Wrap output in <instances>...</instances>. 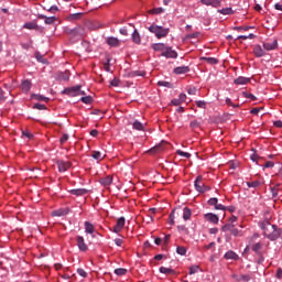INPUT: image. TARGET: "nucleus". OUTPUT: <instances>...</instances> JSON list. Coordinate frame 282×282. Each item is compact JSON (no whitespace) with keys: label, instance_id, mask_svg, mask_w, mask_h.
I'll list each match as a JSON object with an SVG mask.
<instances>
[{"label":"nucleus","instance_id":"obj_1","mask_svg":"<svg viewBox=\"0 0 282 282\" xmlns=\"http://www.w3.org/2000/svg\"><path fill=\"white\" fill-rule=\"evenodd\" d=\"M260 228L263 230L264 237L270 241H276L282 237V229L276 225H272L270 220L260 223Z\"/></svg>","mask_w":282,"mask_h":282},{"label":"nucleus","instance_id":"obj_2","mask_svg":"<svg viewBox=\"0 0 282 282\" xmlns=\"http://www.w3.org/2000/svg\"><path fill=\"white\" fill-rule=\"evenodd\" d=\"M149 32L152 34H155L156 39H165V36H169V29H164V26H160L156 24H152L148 28Z\"/></svg>","mask_w":282,"mask_h":282},{"label":"nucleus","instance_id":"obj_3","mask_svg":"<svg viewBox=\"0 0 282 282\" xmlns=\"http://www.w3.org/2000/svg\"><path fill=\"white\" fill-rule=\"evenodd\" d=\"M194 186L198 193H206V191H210V187L204 183V177L202 175L196 177Z\"/></svg>","mask_w":282,"mask_h":282},{"label":"nucleus","instance_id":"obj_4","mask_svg":"<svg viewBox=\"0 0 282 282\" xmlns=\"http://www.w3.org/2000/svg\"><path fill=\"white\" fill-rule=\"evenodd\" d=\"M64 93L67 96H85V91L80 90V85L73 86L69 88L64 89Z\"/></svg>","mask_w":282,"mask_h":282},{"label":"nucleus","instance_id":"obj_5","mask_svg":"<svg viewBox=\"0 0 282 282\" xmlns=\"http://www.w3.org/2000/svg\"><path fill=\"white\" fill-rule=\"evenodd\" d=\"M56 164L59 173H65L66 171H69V169H72V162L69 161L58 160L56 161Z\"/></svg>","mask_w":282,"mask_h":282},{"label":"nucleus","instance_id":"obj_6","mask_svg":"<svg viewBox=\"0 0 282 282\" xmlns=\"http://www.w3.org/2000/svg\"><path fill=\"white\" fill-rule=\"evenodd\" d=\"M161 56L165 58H177V51L173 50L171 46H165V50L161 53Z\"/></svg>","mask_w":282,"mask_h":282},{"label":"nucleus","instance_id":"obj_7","mask_svg":"<svg viewBox=\"0 0 282 282\" xmlns=\"http://www.w3.org/2000/svg\"><path fill=\"white\" fill-rule=\"evenodd\" d=\"M76 241L77 248H79L80 252H87V250H89V247L85 243V238H83V236H77Z\"/></svg>","mask_w":282,"mask_h":282},{"label":"nucleus","instance_id":"obj_8","mask_svg":"<svg viewBox=\"0 0 282 282\" xmlns=\"http://www.w3.org/2000/svg\"><path fill=\"white\" fill-rule=\"evenodd\" d=\"M278 46H279V42L276 40L263 43V48L267 50V52H272V50H274Z\"/></svg>","mask_w":282,"mask_h":282},{"label":"nucleus","instance_id":"obj_9","mask_svg":"<svg viewBox=\"0 0 282 282\" xmlns=\"http://www.w3.org/2000/svg\"><path fill=\"white\" fill-rule=\"evenodd\" d=\"M205 219H206V221H209L210 224H219V216H217L213 213L205 214Z\"/></svg>","mask_w":282,"mask_h":282},{"label":"nucleus","instance_id":"obj_10","mask_svg":"<svg viewBox=\"0 0 282 282\" xmlns=\"http://www.w3.org/2000/svg\"><path fill=\"white\" fill-rule=\"evenodd\" d=\"M106 43H108L110 47H120V40L115 36L107 37Z\"/></svg>","mask_w":282,"mask_h":282},{"label":"nucleus","instance_id":"obj_11","mask_svg":"<svg viewBox=\"0 0 282 282\" xmlns=\"http://www.w3.org/2000/svg\"><path fill=\"white\" fill-rule=\"evenodd\" d=\"M100 184L105 186V188H109L110 184H113V176L108 175L99 180Z\"/></svg>","mask_w":282,"mask_h":282},{"label":"nucleus","instance_id":"obj_12","mask_svg":"<svg viewBox=\"0 0 282 282\" xmlns=\"http://www.w3.org/2000/svg\"><path fill=\"white\" fill-rule=\"evenodd\" d=\"M203 6H212V8H219L221 6V1L219 0H200Z\"/></svg>","mask_w":282,"mask_h":282},{"label":"nucleus","instance_id":"obj_13","mask_svg":"<svg viewBox=\"0 0 282 282\" xmlns=\"http://www.w3.org/2000/svg\"><path fill=\"white\" fill-rule=\"evenodd\" d=\"M124 228V217H120L113 226V232H120Z\"/></svg>","mask_w":282,"mask_h":282},{"label":"nucleus","instance_id":"obj_14","mask_svg":"<svg viewBox=\"0 0 282 282\" xmlns=\"http://www.w3.org/2000/svg\"><path fill=\"white\" fill-rule=\"evenodd\" d=\"M253 54L257 56V58H261L262 56H265V51L263 47H261V45H256L253 47Z\"/></svg>","mask_w":282,"mask_h":282},{"label":"nucleus","instance_id":"obj_15","mask_svg":"<svg viewBox=\"0 0 282 282\" xmlns=\"http://www.w3.org/2000/svg\"><path fill=\"white\" fill-rule=\"evenodd\" d=\"M69 213L67 208H59L52 212V217H63Z\"/></svg>","mask_w":282,"mask_h":282},{"label":"nucleus","instance_id":"obj_16","mask_svg":"<svg viewBox=\"0 0 282 282\" xmlns=\"http://www.w3.org/2000/svg\"><path fill=\"white\" fill-rule=\"evenodd\" d=\"M37 17H39V19H43L44 23L46 25H54V23L56 22V17H48L47 18V17H45L43 14H39Z\"/></svg>","mask_w":282,"mask_h":282},{"label":"nucleus","instance_id":"obj_17","mask_svg":"<svg viewBox=\"0 0 282 282\" xmlns=\"http://www.w3.org/2000/svg\"><path fill=\"white\" fill-rule=\"evenodd\" d=\"M224 258L227 260H231V261H238L239 254H237L235 251L230 250L225 253Z\"/></svg>","mask_w":282,"mask_h":282},{"label":"nucleus","instance_id":"obj_18","mask_svg":"<svg viewBox=\"0 0 282 282\" xmlns=\"http://www.w3.org/2000/svg\"><path fill=\"white\" fill-rule=\"evenodd\" d=\"M84 226H85V232H87V235H94V232H96V227H94V224L89 221H85Z\"/></svg>","mask_w":282,"mask_h":282},{"label":"nucleus","instance_id":"obj_19","mask_svg":"<svg viewBox=\"0 0 282 282\" xmlns=\"http://www.w3.org/2000/svg\"><path fill=\"white\" fill-rule=\"evenodd\" d=\"M70 195H76L77 197H80L83 195H87V189L85 188H77V189H70Z\"/></svg>","mask_w":282,"mask_h":282},{"label":"nucleus","instance_id":"obj_20","mask_svg":"<svg viewBox=\"0 0 282 282\" xmlns=\"http://www.w3.org/2000/svg\"><path fill=\"white\" fill-rule=\"evenodd\" d=\"M235 85H248V83H250V78L248 77H238L234 80Z\"/></svg>","mask_w":282,"mask_h":282},{"label":"nucleus","instance_id":"obj_21","mask_svg":"<svg viewBox=\"0 0 282 282\" xmlns=\"http://www.w3.org/2000/svg\"><path fill=\"white\" fill-rule=\"evenodd\" d=\"M188 72H191L188 66H178L174 68V74H188Z\"/></svg>","mask_w":282,"mask_h":282},{"label":"nucleus","instance_id":"obj_22","mask_svg":"<svg viewBox=\"0 0 282 282\" xmlns=\"http://www.w3.org/2000/svg\"><path fill=\"white\" fill-rule=\"evenodd\" d=\"M132 42L137 45H140L142 43V37L140 36L138 30H134V32L132 33Z\"/></svg>","mask_w":282,"mask_h":282},{"label":"nucleus","instance_id":"obj_23","mask_svg":"<svg viewBox=\"0 0 282 282\" xmlns=\"http://www.w3.org/2000/svg\"><path fill=\"white\" fill-rule=\"evenodd\" d=\"M21 88L23 91H25L28 94V91H30V89H32V82H30L29 79L22 82Z\"/></svg>","mask_w":282,"mask_h":282},{"label":"nucleus","instance_id":"obj_24","mask_svg":"<svg viewBox=\"0 0 282 282\" xmlns=\"http://www.w3.org/2000/svg\"><path fill=\"white\" fill-rule=\"evenodd\" d=\"M192 215H193V212H191V208H188V207L183 208V219L185 221H188L191 219Z\"/></svg>","mask_w":282,"mask_h":282},{"label":"nucleus","instance_id":"obj_25","mask_svg":"<svg viewBox=\"0 0 282 282\" xmlns=\"http://www.w3.org/2000/svg\"><path fill=\"white\" fill-rule=\"evenodd\" d=\"M152 48L154 50V52H164V50H166V46L164 43H156L152 44Z\"/></svg>","mask_w":282,"mask_h":282},{"label":"nucleus","instance_id":"obj_26","mask_svg":"<svg viewBox=\"0 0 282 282\" xmlns=\"http://www.w3.org/2000/svg\"><path fill=\"white\" fill-rule=\"evenodd\" d=\"M262 248H263V243L258 242V243L252 245L251 250L253 252H256V254H261Z\"/></svg>","mask_w":282,"mask_h":282},{"label":"nucleus","instance_id":"obj_27","mask_svg":"<svg viewBox=\"0 0 282 282\" xmlns=\"http://www.w3.org/2000/svg\"><path fill=\"white\" fill-rule=\"evenodd\" d=\"M32 98H33V100H39L40 102H47L50 100V98H47L43 95H36V94H33Z\"/></svg>","mask_w":282,"mask_h":282},{"label":"nucleus","instance_id":"obj_28","mask_svg":"<svg viewBox=\"0 0 282 282\" xmlns=\"http://www.w3.org/2000/svg\"><path fill=\"white\" fill-rule=\"evenodd\" d=\"M57 79L58 80H69V70H66L64 73H58Z\"/></svg>","mask_w":282,"mask_h":282},{"label":"nucleus","instance_id":"obj_29","mask_svg":"<svg viewBox=\"0 0 282 282\" xmlns=\"http://www.w3.org/2000/svg\"><path fill=\"white\" fill-rule=\"evenodd\" d=\"M161 274H175V270L166 267H161L160 269Z\"/></svg>","mask_w":282,"mask_h":282},{"label":"nucleus","instance_id":"obj_30","mask_svg":"<svg viewBox=\"0 0 282 282\" xmlns=\"http://www.w3.org/2000/svg\"><path fill=\"white\" fill-rule=\"evenodd\" d=\"M25 30H39V24L36 22H29L23 25Z\"/></svg>","mask_w":282,"mask_h":282},{"label":"nucleus","instance_id":"obj_31","mask_svg":"<svg viewBox=\"0 0 282 282\" xmlns=\"http://www.w3.org/2000/svg\"><path fill=\"white\" fill-rule=\"evenodd\" d=\"M133 129H135L137 131H144V124H142V122L135 120L132 123Z\"/></svg>","mask_w":282,"mask_h":282},{"label":"nucleus","instance_id":"obj_32","mask_svg":"<svg viewBox=\"0 0 282 282\" xmlns=\"http://www.w3.org/2000/svg\"><path fill=\"white\" fill-rule=\"evenodd\" d=\"M279 191H281L280 183H278L273 187H271L272 197H276V195H279Z\"/></svg>","mask_w":282,"mask_h":282},{"label":"nucleus","instance_id":"obj_33","mask_svg":"<svg viewBox=\"0 0 282 282\" xmlns=\"http://www.w3.org/2000/svg\"><path fill=\"white\" fill-rule=\"evenodd\" d=\"M202 61H206L209 65H217L219 63V59L215 57H202Z\"/></svg>","mask_w":282,"mask_h":282},{"label":"nucleus","instance_id":"obj_34","mask_svg":"<svg viewBox=\"0 0 282 282\" xmlns=\"http://www.w3.org/2000/svg\"><path fill=\"white\" fill-rule=\"evenodd\" d=\"M234 229H235V225L232 224H227L221 227L223 232H232Z\"/></svg>","mask_w":282,"mask_h":282},{"label":"nucleus","instance_id":"obj_35","mask_svg":"<svg viewBox=\"0 0 282 282\" xmlns=\"http://www.w3.org/2000/svg\"><path fill=\"white\" fill-rule=\"evenodd\" d=\"M247 186L249 188H259V186H261V182L259 181L247 182Z\"/></svg>","mask_w":282,"mask_h":282},{"label":"nucleus","instance_id":"obj_36","mask_svg":"<svg viewBox=\"0 0 282 282\" xmlns=\"http://www.w3.org/2000/svg\"><path fill=\"white\" fill-rule=\"evenodd\" d=\"M91 158H94V160H102L105 156H102V153L100 151H93Z\"/></svg>","mask_w":282,"mask_h":282},{"label":"nucleus","instance_id":"obj_37","mask_svg":"<svg viewBox=\"0 0 282 282\" xmlns=\"http://www.w3.org/2000/svg\"><path fill=\"white\" fill-rule=\"evenodd\" d=\"M160 151H164L162 144H158L154 148L150 149L149 153H160Z\"/></svg>","mask_w":282,"mask_h":282},{"label":"nucleus","instance_id":"obj_38","mask_svg":"<svg viewBox=\"0 0 282 282\" xmlns=\"http://www.w3.org/2000/svg\"><path fill=\"white\" fill-rule=\"evenodd\" d=\"M115 274H117V276H124V274H127V269H123V268L116 269Z\"/></svg>","mask_w":282,"mask_h":282},{"label":"nucleus","instance_id":"obj_39","mask_svg":"<svg viewBox=\"0 0 282 282\" xmlns=\"http://www.w3.org/2000/svg\"><path fill=\"white\" fill-rule=\"evenodd\" d=\"M158 85H159V87H167L169 89H171V87H173L172 83L164 82V80L158 82Z\"/></svg>","mask_w":282,"mask_h":282},{"label":"nucleus","instance_id":"obj_40","mask_svg":"<svg viewBox=\"0 0 282 282\" xmlns=\"http://www.w3.org/2000/svg\"><path fill=\"white\" fill-rule=\"evenodd\" d=\"M231 235L234 237H243V232L237 228L234 227V229L231 230Z\"/></svg>","mask_w":282,"mask_h":282},{"label":"nucleus","instance_id":"obj_41","mask_svg":"<svg viewBox=\"0 0 282 282\" xmlns=\"http://www.w3.org/2000/svg\"><path fill=\"white\" fill-rule=\"evenodd\" d=\"M218 12L220 14H232L234 13L232 8H225V9L218 10Z\"/></svg>","mask_w":282,"mask_h":282},{"label":"nucleus","instance_id":"obj_42","mask_svg":"<svg viewBox=\"0 0 282 282\" xmlns=\"http://www.w3.org/2000/svg\"><path fill=\"white\" fill-rule=\"evenodd\" d=\"M199 265H192L189 267V274H197L199 272Z\"/></svg>","mask_w":282,"mask_h":282},{"label":"nucleus","instance_id":"obj_43","mask_svg":"<svg viewBox=\"0 0 282 282\" xmlns=\"http://www.w3.org/2000/svg\"><path fill=\"white\" fill-rule=\"evenodd\" d=\"M176 252L181 254V257H184L186 254V247H177Z\"/></svg>","mask_w":282,"mask_h":282},{"label":"nucleus","instance_id":"obj_44","mask_svg":"<svg viewBox=\"0 0 282 282\" xmlns=\"http://www.w3.org/2000/svg\"><path fill=\"white\" fill-rule=\"evenodd\" d=\"M111 87H120V79L115 77L112 80H110Z\"/></svg>","mask_w":282,"mask_h":282},{"label":"nucleus","instance_id":"obj_45","mask_svg":"<svg viewBox=\"0 0 282 282\" xmlns=\"http://www.w3.org/2000/svg\"><path fill=\"white\" fill-rule=\"evenodd\" d=\"M80 100L84 105H91V96L82 97Z\"/></svg>","mask_w":282,"mask_h":282},{"label":"nucleus","instance_id":"obj_46","mask_svg":"<svg viewBox=\"0 0 282 282\" xmlns=\"http://www.w3.org/2000/svg\"><path fill=\"white\" fill-rule=\"evenodd\" d=\"M144 75H145V73L144 72H140V70H134V72L130 73V76L132 78H135L137 76H144Z\"/></svg>","mask_w":282,"mask_h":282},{"label":"nucleus","instance_id":"obj_47","mask_svg":"<svg viewBox=\"0 0 282 282\" xmlns=\"http://www.w3.org/2000/svg\"><path fill=\"white\" fill-rule=\"evenodd\" d=\"M176 153L177 155H181V158H187V159L191 158V153L184 152L182 150H177Z\"/></svg>","mask_w":282,"mask_h":282},{"label":"nucleus","instance_id":"obj_48","mask_svg":"<svg viewBox=\"0 0 282 282\" xmlns=\"http://www.w3.org/2000/svg\"><path fill=\"white\" fill-rule=\"evenodd\" d=\"M33 109H39L40 111H43V110L47 109V107L43 104H35L33 106Z\"/></svg>","mask_w":282,"mask_h":282},{"label":"nucleus","instance_id":"obj_49","mask_svg":"<svg viewBox=\"0 0 282 282\" xmlns=\"http://www.w3.org/2000/svg\"><path fill=\"white\" fill-rule=\"evenodd\" d=\"M69 140V134H63L62 138L59 139L61 144H65Z\"/></svg>","mask_w":282,"mask_h":282},{"label":"nucleus","instance_id":"obj_50","mask_svg":"<svg viewBox=\"0 0 282 282\" xmlns=\"http://www.w3.org/2000/svg\"><path fill=\"white\" fill-rule=\"evenodd\" d=\"M218 202H219V199H217L216 197H214V198H210L209 200H208V204H209V206H217V204H218Z\"/></svg>","mask_w":282,"mask_h":282},{"label":"nucleus","instance_id":"obj_51","mask_svg":"<svg viewBox=\"0 0 282 282\" xmlns=\"http://www.w3.org/2000/svg\"><path fill=\"white\" fill-rule=\"evenodd\" d=\"M77 273L79 276H83V279H87V272L84 269H77Z\"/></svg>","mask_w":282,"mask_h":282},{"label":"nucleus","instance_id":"obj_52","mask_svg":"<svg viewBox=\"0 0 282 282\" xmlns=\"http://www.w3.org/2000/svg\"><path fill=\"white\" fill-rule=\"evenodd\" d=\"M226 105H228L229 107H234V108H239V105H235L232 104V100L230 98H227L225 100Z\"/></svg>","mask_w":282,"mask_h":282},{"label":"nucleus","instance_id":"obj_53","mask_svg":"<svg viewBox=\"0 0 282 282\" xmlns=\"http://www.w3.org/2000/svg\"><path fill=\"white\" fill-rule=\"evenodd\" d=\"M245 98H250L251 100H257V97L250 93H242Z\"/></svg>","mask_w":282,"mask_h":282},{"label":"nucleus","instance_id":"obj_54","mask_svg":"<svg viewBox=\"0 0 282 282\" xmlns=\"http://www.w3.org/2000/svg\"><path fill=\"white\" fill-rule=\"evenodd\" d=\"M196 105L199 109H206V101L199 100V101H196Z\"/></svg>","mask_w":282,"mask_h":282},{"label":"nucleus","instance_id":"obj_55","mask_svg":"<svg viewBox=\"0 0 282 282\" xmlns=\"http://www.w3.org/2000/svg\"><path fill=\"white\" fill-rule=\"evenodd\" d=\"M189 127L192 129H199V123L197 122V120H194L189 123Z\"/></svg>","mask_w":282,"mask_h":282},{"label":"nucleus","instance_id":"obj_56","mask_svg":"<svg viewBox=\"0 0 282 282\" xmlns=\"http://www.w3.org/2000/svg\"><path fill=\"white\" fill-rule=\"evenodd\" d=\"M162 12H164V9L162 8H156L152 10V14H162Z\"/></svg>","mask_w":282,"mask_h":282},{"label":"nucleus","instance_id":"obj_57","mask_svg":"<svg viewBox=\"0 0 282 282\" xmlns=\"http://www.w3.org/2000/svg\"><path fill=\"white\" fill-rule=\"evenodd\" d=\"M274 167V162L272 161H268L265 164H264V169H273Z\"/></svg>","mask_w":282,"mask_h":282},{"label":"nucleus","instance_id":"obj_58","mask_svg":"<svg viewBox=\"0 0 282 282\" xmlns=\"http://www.w3.org/2000/svg\"><path fill=\"white\" fill-rule=\"evenodd\" d=\"M120 34H122V36H128L129 35V31H127V28H122L119 30Z\"/></svg>","mask_w":282,"mask_h":282},{"label":"nucleus","instance_id":"obj_59","mask_svg":"<svg viewBox=\"0 0 282 282\" xmlns=\"http://www.w3.org/2000/svg\"><path fill=\"white\" fill-rule=\"evenodd\" d=\"M215 210H226V206L221 205V204H216Z\"/></svg>","mask_w":282,"mask_h":282},{"label":"nucleus","instance_id":"obj_60","mask_svg":"<svg viewBox=\"0 0 282 282\" xmlns=\"http://www.w3.org/2000/svg\"><path fill=\"white\" fill-rule=\"evenodd\" d=\"M115 243H116V246L120 247V246H122V243H124V240L117 238V239H115Z\"/></svg>","mask_w":282,"mask_h":282},{"label":"nucleus","instance_id":"obj_61","mask_svg":"<svg viewBox=\"0 0 282 282\" xmlns=\"http://www.w3.org/2000/svg\"><path fill=\"white\" fill-rule=\"evenodd\" d=\"M178 100H181V102H186V94H181Z\"/></svg>","mask_w":282,"mask_h":282},{"label":"nucleus","instance_id":"obj_62","mask_svg":"<svg viewBox=\"0 0 282 282\" xmlns=\"http://www.w3.org/2000/svg\"><path fill=\"white\" fill-rule=\"evenodd\" d=\"M259 111H261V108H253L251 109L250 113H252L253 116H257Z\"/></svg>","mask_w":282,"mask_h":282},{"label":"nucleus","instance_id":"obj_63","mask_svg":"<svg viewBox=\"0 0 282 282\" xmlns=\"http://www.w3.org/2000/svg\"><path fill=\"white\" fill-rule=\"evenodd\" d=\"M274 127H278V129H282V121L278 120L273 122Z\"/></svg>","mask_w":282,"mask_h":282},{"label":"nucleus","instance_id":"obj_64","mask_svg":"<svg viewBox=\"0 0 282 282\" xmlns=\"http://www.w3.org/2000/svg\"><path fill=\"white\" fill-rule=\"evenodd\" d=\"M276 279H282V269L279 268L276 271Z\"/></svg>","mask_w":282,"mask_h":282}]
</instances>
